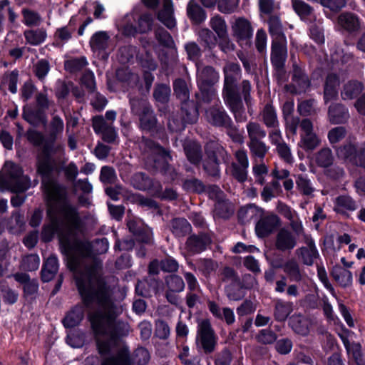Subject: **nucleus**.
I'll return each mask as SVG.
<instances>
[{"instance_id":"5701e85b","label":"nucleus","mask_w":365,"mask_h":365,"mask_svg":"<svg viewBox=\"0 0 365 365\" xmlns=\"http://www.w3.org/2000/svg\"><path fill=\"white\" fill-rule=\"evenodd\" d=\"M182 147L187 160L194 165H199L202 158L200 144L195 140H185Z\"/></svg>"},{"instance_id":"58836bf2","label":"nucleus","mask_w":365,"mask_h":365,"mask_svg":"<svg viewBox=\"0 0 365 365\" xmlns=\"http://www.w3.org/2000/svg\"><path fill=\"white\" fill-rule=\"evenodd\" d=\"M199 92L195 93V97L197 104L210 103L215 98L217 91L214 86L197 85Z\"/></svg>"},{"instance_id":"5fc2aeb1","label":"nucleus","mask_w":365,"mask_h":365,"mask_svg":"<svg viewBox=\"0 0 365 365\" xmlns=\"http://www.w3.org/2000/svg\"><path fill=\"white\" fill-rule=\"evenodd\" d=\"M170 87L165 83H158L153 91V98L161 103H165L169 101L170 96Z\"/></svg>"},{"instance_id":"e2e57ef3","label":"nucleus","mask_w":365,"mask_h":365,"mask_svg":"<svg viewBox=\"0 0 365 365\" xmlns=\"http://www.w3.org/2000/svg\"><path fill=\"white\" fill-rule=\"evenodd\" d=\"M154 18L151 14L145 13L138 20V31L140 34H145L152 30Z\"/></svg>"},{"instance_id":"9b49d317","label":"nucleus","mask_w":365,"mask_h":365,"mask_svg":"<svg viewBox=\"0 0 365 365\" xmlns=\"http://www.w3.org/2000/svg\"><path fill=\"white\" fill-rule=\"evenodd\" d=\"M206 158L202 162V168L205 173L215 178H220L218 155L225 152L224 148L215 141H210L205 145Z\"/></svg>"},{"instance_id":"6e6d98bb","label":"nucleus","mask_w":365,"mask_h":365,"mask_svg":"<svg viewBox=\"0 0 365 365\" xmlns=\"http://www.w3.org/2000/svg\"><path fill=\"white\" fill-rule=\"evenodd\" d=\"M210 26L218 37L227 36V26L225 19L220 15L217 14L210 19Z\"/></svg>"},{"instance_id":"cd10ccee","label":"nucleus","mask_w":365,"mask_h":365,"mask_svg":"<svg viewBox=\"0 0 365 365\" xmlns=\"http://www.w3.org/2000/svg\"><path fill=\"white\" fill-rule=\"evenodd\" d=\"M169 229L176 237H184L192 231L191 225L183 217L172 219L169 223Z\"/></svg>"},{"instance_id":"bf43d9fd","label":"nucleus","mask_w":365,"mask_h":365,"mask_svg":"<svg viewBox=\"0 0 365 365\" xmlns=\"http://www.w3.org/2000/svg\"><path fill=\"white\" fill-rule=\"evenodd\" d=\"M86 65L87 61L85 57L73 58L64 62L65 69L71 73L81 71Z\"/></svg>"},{"instance_id":"9d476101","label":"nucleus","mask_w":365,"mask_h":365,"mask_svg":"<svg viewBox=\"0 0 365 365\" xmlns=\"http://www.w3.org/2000/svg\"><path fill=\"white\" fill-rule=\"evenodd\" d=\"M336 154L339 158L356 167L365 168V143L360 145L346 142L339 146Z\"/></svg>"},{"instance_id":"412c9836","label":"nucleus","mask_w":365,"mask_h":365,"mask_svg":"<svg viewBox=\"0 0 365 365\" xmlns=\"http://www.w3.org/2000/svg\"><path fill=\"white\" fill-rule=\"evenodd\" d=\"M340 81L338 75L331 73L327 74L324 83V101L327 104L338 98V87Z\"/></svg>"},{"instance_id":"393cba45","label":"nucleus","mask_w":365,"mask_h":365,"mask_svg":"<svg viewBox=\"0 0 365 365\" xmlns=\"http://www.w3.org/2000/svg\"><path fill=\"white\" fill-rule=\"evenodd\" d=\"M130 184L133 187L139 190H148L153 187L162 189L160 182H157L155 186L153 179L144 173L139 172L135 173L130 178Z\"/></svg>"},{"instance_id":"a878e982","label":"nucleus","mask_w":365,"mask_h":365,"mask_svg":"<svg viewBox=\"0 0 365 365\" xmlns=\"http://www.w3.org/2000/svg\"><path fill=\"white\" fill-rule=\"evenodd\" d=\"M267 24L272 41H287L282 23L278 16L270 15L267 19Z\"/></svg>"},{"instance_id":"052dcab7","label":"nucleus","mask_w":365,"mask_h":365,"mask_svg":"<svg viewBox=\"0 0 365 365\" xmlns=\"http://www.w3.org/2000/svg\"><path fill=\"white\" fill-rule=\"evenodd\" d=\"M143 143L145 145V149H147L154 153H156L163 158H168L171 159L170 152L160 146L158 143L148 138H143Z\"/></svg>"},{"instance_id":"79ce46f5","label":"nucleus","mask_w":365,"mask_h":365,"mask_svg":"<svg viewBox=\"0 0 365 365\" xmlns=\"http://www.w3.org/2000/svg\"><path fill=\"white\" fill-rule=\"evenodd\" d=\"M233 213L234 209L232 207V205L225 197L215 202L214 208L215 217L228 219L233 215Z\"/></svg>"},{"instance_id":"f257e3e1","label":"nucleus","mask_w":365,"mask_h":365,"mask_svg":"<svg viewBox=\"0 0 365 365\" xmlns=\"http://www.w3.org/2000/svg\"><path fill=\"white\" fill-rule=\"evenodd\" d=\"M101 264L95 263L85 274L76 275V286L87 308L96 303L101 309L89 314L91 327L101 355L110 352L119 339L127 336L130 327L127 322L117 320L111 299V290L100 273Z\"/></svg>"},{"instance_id":"2f4dec72","label":"nucleus","mask_w":365,"mask_h":365,"mask_svg":"<svg viewBox=\"0 0 365 365\" xmlns=\"http://www.w3.org/2000/svg\"><path fill=\"white\" fill-rule=\"evenodd\" d=\"M181 110L182 113V119L185 123L192 124L196 123L198 119V109L197 103L193 101H188L180 103Z\"/></svg>"},{"instance_id":"20e7f679","label":"nucleus","mask_w":365,"mask_h":365,"mask_svg":"<svg viewBox=\"0 0 365 365\" xmlns=\"http://www.w3.org/2000/svg\"><path fill=\"white\" fill-rule=\"evenodd\" d=\"M130 106L132 114L138 117V128L142 131L155 136L163 130V125L159 123L151 104L147 99L131 98Z\"/></svg>"},{"instance_id":"1a4fd4ad","label":"nucleus","mask_w":365,"mask_h":365,"mask_svg":"<svg viewBox=\"0 0 365 365\" xmlns=\"http://www.w3.org/2000/svg\"><path fill=\"white\" fill-rule=\"evenodd\" d=\"M246 130L248 138L247 145L251 156L263 160L269 149L263 141L267 136L266 130L259 123L253 120L246 124Z\"/></svg>"},{"instance_id":"8fccbe9b","label":"nucleus","mask_w":365,"mask_h":365,"mask_svg":"<svg viewBox=\"0 0 365 365\" xmlns=\"http://www.w3.org/2000/svg\"><path fill=\"white\" fill-rule=\"evenodd\" d=\"M197 34L201 42L204 43L203 46L205 50L211 51L215 46L217 38L211 30L202 28L198 31Z\"/></svg>"},{"instance_id":"aec40b11","label":"nucleus","mask_w":365,"mask_h":365,"mask_svg":"<svg viewBox=\"0 0 365 365\" xmlns=\"http://www.w3.org/2000/svg\"><path fill=\"white\" fill-rule=\"evenodd\" d=\"M212 242L209 234L200 232L190 235L185 242L187 250L192 254H197L205 251Z\"/></svg>"},{"instance_id":"4be33fe9","label":"nucleus","mask_w":365,"mask_h":365,"mask_svg":"<svg viewBox=\"0 0 365 365\" xmlns=\"http://www.w3.org/2000/svg\"><path fill=\"white\" fill-rule=\"evenodd\" d=\"M220 80L219 73L211 66H205L197 71V85L214 86Z\"/></svg>"},{"instance_id":"c03bdc74","label":"nucleus","mask_w":365,"mask_h":365,"mask_svg":"<svg viewBox=\"0 0 365 365\" xmlns=\"http://www.w3.org/2000/svg\"><path fill=\"white\" fill-rule=\"evenodd\" d=\"M289 325L297 334L307 335L309 332L308 323L302 314H293L289 319Z\"/></svg>"},{"instance_id":"e433bc0d","label":"nucleus","mask_w":365,"mask_h":365,"mask_svg":"<svg viewBox=\"0 0 365 365\" xmlns=\"http://www.w3.org/2000/svg\"><path fill=\"white\" fill-rule=\"evenodd\" d=\"M334 156L332 150L328 148H323L315 153L314 162L316 165L322 168H328L334 162Z\"/></svg>"},{"instance_id":"423d86ee","label":"nucleus","mask_w":365,"mask_h":365,"mask_svg":"<svg viewBox=\"0 0 365 365\" xmlns=\"http://www.w3.org/2000/svg\"><path fill=\"white\" fill-rule=\"evenodd\" d=\"M206 121L213 127L225 129L226 134L231 140L239 144L244 143V137L232 119L222 106L213 105L205 110Z\"/></svg>"},{"instance_id":"ddd939ff","label":"nucleus","mask_w":365,"mask_h":365,"mask_svg":"<svg viewBox=\"0 0 365 365\" xmlns=\"http://www.w3.org/2000/svg\"><path fill=\"white\" fill-rule=\"evenodd\" d=\"M232 35L240 46L250 47L253 36L252 23L245 17L235 18L231 26Z\"/></svg>"},{"instance_id":"4468645a","label":"nucleus","mask_w":365,"mask_h":365,"mask_svg":"<svg viewBox=\"0 0 365 365\" xmlns=\"http://www.w3.org/2000/svg\"><path fill=\"white\" fill-rule=\"evenodd\" d=\"M310 86L311 81L305 71L294 63L292 71L291 87H292V89L291 90V93L295 94L304 93Z\"/></svg>"},{"instance_id":"0e129e2a","label":"nucleus","mask_w":365,"mask_h":365,"mask_svg":"<svg viewBox=\"0 0 365 365\" xmlns=\"http://www.w3.org/2000/svg\"><path fill=\"white\" fill-rule=\"evenodd\" d=\"M99 178L105 185L114 184L118 180L115 169L108 165L101 168Z\"/></svg>"},{"instance_id":"dca6fc26","label":"nucleus","mask_w":365,"mask_h":365,"mask_svg":"<svg viewBox=\"0 0 365 365\" xmlns=\"http://www.w3.org/2000/svg\"><path fill=\"white\" fill-rule=\"evenodd\" d=\"M127 227L136 240L144 244H153L152 230L140 220H130Z\"/></svg>"},{"instance_id":"3c124183","label":"nucleus","mask_w":365,"mask_h":365,"mask_svg":"<svg viewBox=\"0 0 365 365\" xmlns=\"http://www.w3.org/2000/svg\"><path fill=\"white\" fill-rule=\"evenodd\" d=\"M166 290L181 292L185 288L182 278L177 274H169L165 277Z\"/></svg>"},{"instance_id":"c9c22d12","label":"nucleus","mask_w":365,"mask_h":365,"mask_svg":"<svg viewBox=\"0 0 365 365\" xmlns=\"http://www.w3.org/2000/svg\"><path fill=\"white\" fill-rule=\"evenodd\" d=\"M331 274L334 280L341 287H346L351 284L352 274L339 265L333 267Z\"/></svg>"},{"instance_id":"a211bd4d","label":"nucleus","mask_w":365,"mask_h":365,"mask_svg":"<svg viewBox=\"0 0 365 365\" xmlns=\"http://www.w3.org/2000/svg\"><path fill=\"white\" fill-rule=\"evenodd\" d=\"M303 242L306 244V246L298 248L296 250V254L304 264L312 266L314 261L319 257V252L311 236H306Z\"/></svg>"},{"instance_id":"680f3d73","label":"nucleus","mask_w":365,"mask_h":365,"mask_svg":"<svg viewBox=\"0 0 365 365\" xmlns=\"http://www.w3.org/2000/svg\"><path fill=\"white\" fill-rule=\"evenodd\" d=\"M155 38L159 43L166 48H173L175 47V42L173 37L165 29L162 27L158 28L155 31Z\"/></svg>"},{"instance_id":"a19ab883","label":"nucleus","mask_w":365,"mask_h":365,"mask_svg":"<svg viewBox=\"0 0 365 365\" xmlns=\"http://www.w3.org/2000/svg\"><path fill=\"white\" fill-rule=\"evenodd\" d=\"M339 24L348 31H354L359 28V20L353 13L341 14L338 17Z\"/></svg>"},{"instance_id":"a18cd8bd","label":"nucleus","mask_w":365,"mask_h":365,"mask_svg":"<svg viewBox=\"0 0 365 365\" xmlns=\"http://www.w3.org/2000/svg\"><path fill=\"white\" fill-rule=\"evenodd\" d=\"M241 279L235 282L225 285L224 292L230 300L239 301L245 297Z\"/></svg>"},{"instance_id":"603ef678","label":"nucleus","mask_w":365,"mask_h":365,"mask_svg":"<svg viewBox=\"0 0 365 365\" xmlns=\"http://www.w3.org/2000/svg\"><path fill=\"white\" fill-rule=\"evenodd\" d=\"M158 19L169 29L174 28L176 21L173 16V6H163L158 14Z\"/></svg>"},{"instance_id":"774afa93","label":"nucleus","mask_w":365,"mask_h":365,"mask_svg":"<svg viewBox=\"0 0 365 365\" xmlns=\"http://www.w3.org/2000/svg\"><path fill=\"white\" fill-rule=\"evenodd\" d=\"M297 110L302 116H311L317 113L314 108V100L309 99L302 101L298 104Z\"/></svg>"},{"instance_id":"f03ea898","label":"nucleus","mask_w":365,"mask_h":365,"mask_svg":"<svg viewBox=\"0 0 365 365\" xmlns=\"http://www.w3.org/2000/svg\"><path fill=\"white\" fill-rule=\"evenodd\" d=\"M38 171L42 177V185L48 200L51 204L63 201L66 197V188L57 181L59 171L49 158L41 160ZM50 223L43 227L42 237L50 241L57 233L62 252L68 259L70 269H76L79 267L78 259L73 256V252L78 245L76 237L81 232L83 222L78 208L69 202H63L58 209L51 205L47 211Z\"/></svg>"},{"instance_id":"338daca9","label":"nucleus","mask_w":365,"mask_h":365,"mask_svg":"<svg viewBox=\"0 0 365 365\" xmlns=\"http://www.w3.org/2000/svg\"><path fill=\"white\" fill-rule=\"evenodd\" d=\"M135 53V46L130 45L122 46L118 49V60L121 63H127L133 58Z\"/></svg>"},{"instance_id":"72a5a7b5","label":"nucleus","mask_w":365,"mask_h":365,"mask_svg":"<svg viewBox=\"0 0 365 365\" xmlns=\"http://www.w3.org/2000/svg\"><path fill=\"white\" fill-rule=\"evenodd\" d=\"M283 271L291 282H299L303 280L304 274L299 264L294 259H289L283 265Z\"/></svg>"},{"instance_id":"69168bd1","label":"nucleus","mask_w":365,"mask_h":365,"mask_svg":"<svg viewBox=\"0 0 365 365\" xmlns=\"http://www.w3.org/2000/svg\"><path fill=\"white\" fill-rule=\"evenodd\" d=\"M292 6L301 18L309 16L313 11L312 7L302 0H292Z\"/></svg>"},{"instance_id":"473e14b6","label":"nucleus","mask_w":365,"mask_h":365,"mask_svg":"<svg viewBox=\"0 0 365 365\" xmlns=\"http://www.w3.org/2000/svg\"><path fill=\"white\" fill-rule=\"evenodd\" d=\"M293 311V303L277 299L274 303V317L278 322H284Z\"/></svg>"},{"instance_id":"6ab92c4d","label":"nucleus","mask_w":365,"mask_h":365,"mask_svg":"<svg viewBox=\"0 0 365 365\" xmlns=\"http://www.w3.org/2000/svg\"><path fill=\"white\" fill-rule=\"evenodd\" d=\"M280 223L279 217L274 214L263 216L256 224V233L259 237H266L273 232Z\"/></svg>"},{"instance_id":"49530a36","label":"nucleus","mask_w":365,"mask_h":365,"mask_svg":"<svg viewBox=\"0 0 365 365\" xmlns=\"http://www.w3.org/2000/svg\"><path fill=\"white\" fill-rule=\"evenodd\" d=\"M109 38L110 37L106 31H98L94 34L90 40L92 51H105L108 46Z\"/></svg>"},{"instance_id":"2eb2a0df","label":"nucleus","mask_w":365,"mask_h":365,"mask_svg":"<svg viewBox=\"0 0 365 365\" xmlns=\"http://www.w3.org/2000/svg\"><path fill=\"white\" fill-rule=\"evenodd\" d=\"M297 245V238L287 227L280 228L274 238V246L279 252H290Z\"/></svg>"},{"instance_id":"0eeeda50","label":"nucleus","mask_w":365,"mask_h":365,"mask_svg":"<svg viewBox=\"0 0 365 365\" xmlns=\"http://www.w3.org/2000/svg\"><path fill=\"white\" fill-rule=\"evenodd\" d=\"M108 241L106 238L103 237L101 239H97L94 240L91 245V247L89 246L86 247H83L78 242V245L76 247V250H80L82 252V256L78 257L73 254V256L76 257L79 261V267L76 269H71L74 273V278L76 281V275L77 274H85L87 273L88 269L93 267L95 263H99L101 264L100 273L101 277L104 279L102 274V263L101 261L97 259H89L91 251L95 255H102L106 253L108 250ZM75 251L73 252V253Z\"/></svg>"},{"instance_id":"c756f323","label":"nucleus","mask_w":365,"mask_h":365,"mask_svg":"<svg viewBox=\"0 0 365 365\" xmlns=\"http://www.w3.org/2000/svg\"><path fill=\"white\" fill-rule=\"evenodd\" d=\"M186 11L188 18L195 24H200L206 19V11L195 0L188 2Z\"/></svg>"},{"instance_id":"c85d7f7f","label":"nucleus","mask_w":365,"mask_h":365,"mask_svg":"<svg viewBox=\"0 0 365 365\" xmlns=\"http://www.w3.org/2000/svg\"><path fill=\"white\" fill-rule=\"evenodd\" d=\"M358 207L356 202L349 195H342L336 197L334 210L337 213L346 215Z\"/></svg>"},{"instance_id":"6e6552de","label":"nucleus","mask_w":365,"mask_h":365,"mask_svg":"<svg viewBox=\"0 0 365 365\" xmlns=\"http://www.w3.org/2000/svg\"><path fill=\"white\" fill-rule=\"evenodd\" d=\"M150 358L149 351L144 347L137 348L131 355L128 347L123 346L114 354L105 358L101 365H146Z\"/></svg>"},{"instance_id":"ea45409f","label":"nucleus","mask_w":365,"mask_h":365,"mask_svg":"<svg viewBox=\"0 0 365 365\" xmlns=\"http://www.w3.org/2000/svg\"><path fill=\"white\" fill-rule=\"evenodd\" d=\"M58 269V259L54 256L48 257L41 270V279L43 282L51 281Z\"/></svg>"},{"instance_id":"7ed1b4c3","label":"nucleus","mask_w":365,"mask_h":365,"mask_svg":"<svg viewBox=\"0 0 365 365\" xmlns=\"http://www.w3.org/2000/svg\"><path fill=\"white\" fill-rule=\"evenodd\" d=\"M223 74L222 97L224 103L232 113L235 120L244 123L247 118L243 101L250 109L252 106V84L246 79L238 83L241 78V68L238 63H227L223 67Z\"/></svg>"},{"instance_id":"09e8293b","label":"nucleus","mask_w":365,"mask_h":365,"mask_svg":"<svg viewBox=\"0 0 365 365\" xmlns=\"http://www.w3.org/2000/svg\"><path fill=\"white\" fill-rule=\"evenodd\" d=\"M296 185L299 192L309 197H314V192L315 190L310 180L304 175H298L296 177Z\"/></svg>"},{"instance_id":"37998d69","label":"nucleus","mask_w":365,"mask_h":365,"mask_svg":"<svg viewBox=\"0 0 365 365\" xmlns=\"http://www.w3.org/2000/svg\"><path fill=\"white\" fill-rule=\"evenodd\" d=\"M84 315L83 308L81 305H76L69 312L63 319L65 327L72 328L77 326L83 319Z\"/></svg>"},{"instance_id":"f3484780","label":"nucleus","mask_w":365,"mask_h":365,"mask_svg":"<svg viewBox=\"0 0 365 365\" xmlns=\"http://www.w3.org/2000/svg\"><path fill=\"white\" fill-rule=\"evenodd\" d=\"M287 41H272L271 62L277 71H282L287 58Z\"/></svg>"},{"instance_id":"f704fd0d","label":"nucleus","mask_w":365,"mask_h":365,"mask_svg":"<svg viewBox=\"0 0 365 365\" xmlns=\"http://www.w3.org/2000/svg\"><path fill=\"white\" fill-rule=\"evenodd\" d=\"M364 90L363 84L358 81H349L343 86L341 96L344 100L356 98Z\"/></svg>"},{"instance_id":"b1692460","label":"nucleus","mask_w":365,"mask_h":365,"mask_svg":"<svg viewBox=\"0 0 365 365\" xmlns=\"http://www.w3.org/2000/svg\"><path fill=\"white\" fill-rule=\"evenodd\" d=\"M349 118L348 109L341 103H331L328 108V118L332 124L346 123Z\"/></svg>"},{"instance_id":"4d7b16f0","label":"nucleus","mask_w":365,"mask_h":365,"mask_svg":"<svg viewBox=\"0 0 365 365\" xmlns=\"http://www.w3.org/2000/svg\"><path fill=\"white\" fill-rule=\"evenodd\" d=\"M24 36L29 43L36 46L44 41L46 32L43 29L29 30L24 32Z\"/></svg>"},{"instance_id":"bb28decb","label":"nucleus","mask_w":365,"mask_h":365,"mask_svg":"<svg viewBox=\"0 0 365 365\" xmlns=\"http://www.w3.org/2000/svg\"><path fill=\"white\" fill-rule=\"evenodd\" d=\"M259 117L267 128L279 127L277 110L272 104H265L259 113Z\"/></svg>"},{"instance_id":"4c0bfd02","label":"nucleus","mask_w":365,"mask_h":365,"mask_svg":"<svg viewBox=\"0 0 365 365\" xmlns=\"http://www.w3.org/2000/svg\"><path fill=\"white\" fill-rule=\"evenodd\" d=\"M217 277L220 285L222 284L226 285L241 279L237 270L232 267L227 265L223 266L219 269Z\"/></svg>"},{"instance_id":"f8f14e48","label":"nucleus","mask_w":365,"mask_h":365,"mask_svg":"<svg viewBox=\"0 0 365 365\" xmlns=\"http://www.w3.org/2000/svg\"><path fill=\"white\" fill-rule=\"evenodd\" d=\"M218 337L209 320H202L198 326L197 344L205 354L215 351Z\"/></svg>"},{"instance_id":"39448f33","label":"nucleus","mask_w":365,"mask_h":365,"mask_svg":"<svg viewBox=\"0 0 365 365\" xmlns=\"http://www.w3.org/2000/svg\"><path fill=\"white\" fill-rule=\"evenodd\" d=\"M0 190H9L16 195L11 199L14 207H19L23 203V170L19 165L6 161L0 171Z\"/></svg>"},{"instance_id":"13d9d810","label":"nucleus","mask_w":365,"mask_h":365,"mask_svg":"<svg viewBox=\"0 0 365 365\" xmlns=\"http://www.w3.org/2000/svg\"><path fill=\"white\" fill-rule=\"evenodd\" d=\"M197 266L198 270L204 276L207 277L211 272L217 269L218 264L212 259L200 258L197 261Z\"/></svg>"},{"instance_id":"de8ad7c7","label":"nucleus","mask_w":365,"mask_h":365,"mask_svg":"<svg viewBox=\"0 0 365 365\" xmlns=\"http://www.w3.org/2000/svg\"><path fill=\"white\" fill-rule=\"evenodd\" d=\"M321 143L318 135L313 133L309 134H301L299 145L306 152H312Z\"/></svg>"},{"instance_id":"7c9ffc66","label":"nucleus","mask_w":365,"mask_h":365,"mask_svg":"<svg viewBox=\"0 0 365 365\" xmlns=\"http://www.w3.org/2000/svg\"><path fill=\"white\" fill-rule=\"evenodd\" d=\"M173 91L176 98L180 103L190 100L191 84L189 81L182 78H178L173 81Z\"/></svg>"},{"instance_id":"864d4df0","label":"nucleus","mask_w":365,"mask_h":365,"mask_svg":"<svg viewBox=\"0 0 365 365\" xmlns=\"http://www.w3.org/2000/svg\"><path fill=\"white\" fill-rule=\"evenodd\" d=\"M182 188L189 192L200 194L205 192L206 186L202 180L192 178L185 179L182 182Z\"/></svg>"}]
</instances>
